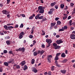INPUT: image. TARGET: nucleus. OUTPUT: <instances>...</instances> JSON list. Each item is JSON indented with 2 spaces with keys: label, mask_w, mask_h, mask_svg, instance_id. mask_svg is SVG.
Returning <instances> with one entry per match:
<instances>
[{
  "label": "nucleus",
  "mask_w": 75,
  "mask_h": 75,
  "mask_svg": "<svg viewBox=\"0 0 75 75\" xmlns=\"http://www.w3.org/2000/svg\"><path fill=\"white\" fill-rule=\"evenodd\" d=\"M9 61L8 62V63L6 62H4V64L5 66H8V64H10L13 61H14V59L13 58H11L10 59Z\"/></svg>",
  "instance_id": "obj_1"
},
{
  "label": "nucleus",
  "mask_w": 75,
  "mask_h": 75,
  "mask_svg": "<svg viewBox=\"0 0 75 75\" xmlns=\"http://www.w3.org/2000/svg\"><path fill=\"white\" fill-rule=\"evenodd\" d=\"M52 40H51V39H46V42H47L48 43V45L47 46V47L48 48L50 46V44H51V43L52 42Z\"/></svg>",
  "instance_id": "obj_2"
},
{
  "label": "nucleus",
  "mask_w": 75,
  "mask_h": 75,
  "mask_svg": "<svg viewBox=\"0 0 75 75\" xmlns=\"http://www.w3.org/2000/svg\"><path fill=\"white\" fill-rule=\"evenodd\" d=\"M40 15H41V14L40 13L39 14H38L36 16H35V19L36 20H37V19H43V18L44 17L43 16H41L40 17Z\"/></svg>",
  "instance_id": "obj_3"
},
{
  "label": "nucleus",
  "mask_w": 75,
  "mask_h": 75,
  "mask_svg": "<svg viewBox=\"0 0 75 75\" xmlns=\"http://www.w3.org/2000/svg\"><path fill=\"white\" fill-rule=\"evenodd\" d=\"M70 38L72 40H75V31L72 32V34L70 35Z\"/></svg>",
  "instance_id": "obj_4"
},
{
  "label": "nucleus",
  "mask_w": 75,
  "mask_h": 75,
  "mask_svg": "<svg viewBox=\"0 0 75 75\" xmlns=\"http://www.w3.org/2000/svg\"><path fill=\"white\" fill-rule=\"evenodd\" d=\"M38 11H39V13L43 14L44 13V9H42L41 8H40L39 7H38V10L36 11V12L37 13H38Z\"/></svg>",
  "instance_id": "obj_5"
},
{
  "label": "nucleus",
  "mask_w": 75,
  "mask_h": 75,
  "mask_svg": "<svg viewBox=\"0 0 75 75\" xmlns=\"http://www.w3.org/2000/svg\"><path fill=\"white\" fill-rule=\"evenodd\" d=\"M52 58V56L51 55H48L47 56V60L48 62H49V63H51V60Z\"/></svg>",
  "instance_id": "obj_6"
},
{
  "label": "nucleus",
  "mask_w": 75,
  "mask_h": 75,
  "mask_svg": "<svg viewBox=\"0 0 75 75\" xmlns=\"http://www.w3.org/2000/svg\"><path fill=\"white\" fill-rule=\"evenodd\" d=\"M62 42H63V41L61 39L58 40L56 41V43L58 45L60 44H61V43H62Z\"/></svg>",
  "instance_id": "obj_7"
},
{
  "label": "nucleus",
  "mask_w": 75,
  "mask_h": 75,
  "mask_svg": "<svg viewBox=\"0 0 75 75\" xmlns=\"http://www.w3.org/2000/svg\"><path fill=\"white\" fill-rule=\"evenodd\" d=\"M44 53V51L43 50H39L38 51V54H40L41 55H42Z\"/></svg>",
  "instance_id": "obj_8"
},
{
  "label": "nucleus",
  "mask_w": 75,
  "mask_h": 75,
  "mask_svg": "<svg viewBox=\"0 0 75 75\" xmlns=\"http://www.w3.org/2000/svg\"><path fill=\"white\" fill-rule=\"evenodd\" d=\"M19 51H22V52H24V51H25V48L23 47L22 48L20 47L19 48Z\"/></svg>",
  "instance_id": "obj_9"
},
{
  "label": "nucleus",
  "mask_w": 75,
  "mask_h": 75,
  "mask_svg": "<svg viewBox=\"0 0 75 75\" xmlns=\"http://www.w3.org/2000/svg\"><path fill=\"white\" fill-rule=\"evenodd\" d=\"M2 13H3V14H6V15H7L8 14H9L10 13V12H7V11L6 10H3L2 11Z\"/></svg>",
  "instance_id": "obj_10"
},
{
  "label": "nucleus",
  "mask_w": 75,
  "mask_h": 75,
  "mask_svg": "<svg viewBox=\"0 0 75 75\" xmlns=\"http://www.w3.org/2000/svg\"><path fill=\"white\" fill-rule=\"evenodd\" d=\"M20 64L21 65V66L24 65L25 64V61H23L20 63Z\"/></svg>",
  "instance_id": "obj_11"
},
{
  "label": "nucleus",
  "mask_w": 75,
  "mask_h": 75,
  "mask_svg": "<svg viewBox=\"0 0 75 75\" xmlns=\"http://www.w3.org/2000/svg\"><path fill=\"white\" fill-rule=\"evenodd\" d=\"M33 72H34L35 73H37V72L38 70L35 68H34L32 70Z\"/></svg>",
  "instance_id": "obj_12"
},
{
  "label": "nucleus",
  "mask_w": 75,
  "mask_h": 75,
  "mask_svg": "<svg viewBox=\"0 0 75 75\" xmlns=\"http://www.w3.org/2000/svg\"><path fill=\"white\" fill-rule=\"evenodd\" d=\"M6 43L7 45H10V40H7L6 41Z\"/></svg>",
  "instance_id": "obj_13"
},
{
  "label": "nucleus",
  "mask_w": 75,
  "mask_h": 75,
  "mask_svg": "<svg viewBox=\"0 0 75 75\" xmlns=\"http://www.w3.org/2000/svg\"><path fill=\"white\" fill-rule=\"evenodd\" d=\"M61 48V46L59 45L57 46L56 47H54V48L55 50H57V49H59V48Z\"/></svg>",
  "instance_id": "obj_14"
},
{
  "label": "nucleus",
  "mask_w": 75,
  "mask_h": 75,
  "mask_svg": "<svg viewBox=\"0 0 75 75\" xmlns=\"http://www.w3.org/2000/svg\"><path fill=\"white\" fill-rule=\"evenodd\" d=\"M60 71L62 74H65L66 72V70H62Z\"/></svg>",
  "instance_id": "obj_15"
},
{
  "label": "nucleus",
  "mask_w": 75,
  "mask_h": 75,
  "mask_svg": "<svg viewBox=\"0 0 75 75\" xmlns=\"http://www.w3.org/2000/svg\"><path fill=\"white\" fill-rule=\"evenodd\" d=\"M61 57H63V58H64V57H66V55L65 54V53H63L61 55Z\"/></svg>",
  "instance_id": "obj_16"
},
{
  "label": "nucleus",
  "mask_w": 75,
  "mask_h": 75,
  "mask_svg": "<svg viewBox=\"0 0 75 75\" xmlns=\"http://www.w3.org/2000/svg\"><path fill=\"white\" fill-rule=\"evenodd\" d=\"M14 28V27L11 26H9L8 27V28L9 30H11L12 28Z\"/></svg>",
  "instance_id": "obj_17"
},
{
  "label": "nucleus",
  "mask_w": 75,
  "mask_h": 75,
  "mask_svg": "<svg viewBox=\"0 0 75 75\" xmlns=\"http://www.w3.org/2000/svg\"><path fill=\"white\" fill-rule=\"evenodd\" d=\"M28 69V67L26 65H25L24 66V68H23V69L24 71H25L26 69Z\"/></svg>",
  "instance_id": "obj_18"
},
{
  "label": "nucleus",
  "mask_w": 75,
  "mask_h": 75,
  "mask_svg": "<svg viewBox=\"0 0 75 75\" xmlns=\"http://www.w3.org/2000/svg\"><path fill=\"white\" fill-rule=\"evenodd\" d=\"M55 4H56V3L55 2L52 3L51 4V6L52 7H53V6H55Z\"/></svg>",
  "instance_id": "obj_19"
},
{
  "label": "nucleus",
  "mask_w": 75,
  "mask_h": 75,
  "mask_svg": "<svg viewBox=\"0 0 75 75\" xmlns=\"http://www.w3.org/2000/svg\"><path fill=\"white\" fill-rule=\"evenodd\" d=\"M56 24V23H51V26L52 27H53L54 26H55V24Z\"/></svg>",
  "instance_id": "obj_20"
},
{
  "label": "nucleus",
  "mask_w": 75,
  "mask_h": 75,
  "mask_svg": "<svg viewBox=\"0 0 75 75\" xmlns=\"http://www.w3.org/2000/svg\"><path fill=\"white\" fill-rule=\"evenodd\" d=\"M37 54H38V53L36 52H35L33 53V55L34 56H37Z\"/></svg>",
  "instance_id": "obj_21"
},
{
  "label": "nucleus",
  "mask_w": 75,
  "mask_h": 75,
  "mask_svg": "<svg viewBox=\"0 0 75 75\" xmlns=\"http://www.w3.org/2000/svg\"><path fill=\"white\" fill-rule=\"evenodd\" d=\"M35 62V60L34 59H32L31 64H34Z\"/></svg>",
  "instance_id": "obj_22"
},
{
  "label": "nucleus",
  "mask_w": 75,
  "mask_h": 75,
  "mask_svg": "<svg viewBox=\"0 0 75 75\" xmlns=\"http://www.w3.org/2000/svg\"><path fill=\"white\" fill-rule=\"evenodd\" d=\"M4 28L6 29V30H8V26H7V25H5L4 26Z\"/></svg>",
  "instance_id": "obj_23"
},
{
  "label": "nucleus",
  "mask_w": 75,
  "mask_h": 75,
  "mask_svg": "<svg viewBox=\"0 0 75 75\" xmlns=\"http://www.w3.org/2000/svg\"><path fill=\"white\" fill-rule=\"evenodd\" d=\"M47 20V19L46 18L44 17L42 20V22H43V21H46V20Z\"/></svg>",
  "instance_id": "obj_24"
},
{
  "label": "nucleus",
  "mask_w": 75,
  "mask_h": 75,
  "mask_svg": "<svg viewBox=\"0 0 75 75\" xmlns=\"http://www.w3.org/2000/svg\"><path fill=\"white\" fill-rule=\"evenodd\" d=\"M68 61V60L67 59H64L62 61V62L63 63H65V62H67Z\"/></svg>",
  "instance_id": "obj_25"
},
{
  "label": "nucleus",
  "mask_w": 75,
  "mask_h": 75,
  "mask_svg": "<svg viewBox=\"0 0 75 75\" xmlns=\"http://www.w3.org/2000/svg\"><path fill=\"white\" fill-rule=\"evenodd\" d=\"M57 23L58 25H60L61 24V22L59 21H57Z\"/></svg>",
  "instance_id": "obj_26"
},
{
  "label": "nucleus",
  "mask_w": 75,
  "mask_h": 75,
  "mask_svg": "<svg viewBox=\"0 0 75 75\" xmlns=\"http://www.w3.org/2000/svg\"><path fill=\"white\" fill-rule=\"evenodd\" d=\"M16 65V67L17 68V69H19L20 68V67L19 65Z\"/></svg>",
  "instance_id": "obj_27"
},
{
  "label": "nucleus",
  "mask_w": 75,
  "mask_h": 75,
  "mask_svg": "<svg viewBox=\"0 0 75 75\" xmlns=\"http://www.w3.org/2000/svg\"><path fill=\"white\" fill-rule=\"evenodd\" d=\"M54 68L55 66H52L51 67V69L52 71H54Z\"/></svg>",
  "instance_id": "obj_28"
},
{
  "label": "nucleus",
  "mask_w": 75,
  "mask_h": 75,
  "mask_svg": "<svg viewBox=\"0 0 75 75\" xmlns=\"http://www.w3.org/2000/svg\"><path fill=\"white\" fill-rule=\"evenodd\" d=\"M38 7L39 8H41L42 10H44V9H45V7H42L41 6H39Z\"/></svg>",
  "instance_id": "obj_29"
},
{
  "label": "nucleus",
  "mask_w": 75,
  "mask_h": 75,
  "mask_svg": "<svg viewBox=\"0 0 75 75\" xmlns=\"http://www.w3.org/2000/svg\"><path fill=\"white\" fill-rule=\"evenodd\" d=\"M60 55H61V53H57V54H56V56L57 57H59V56Z\"/></svg>",
  "instance_id": "obj_30"
},
{
  "label": "nucleus",
  "mask_w": 75,
  "mask_h": 75,
  "mask_svg": "<svg viewBox=\"0 0 75 75\" xmlns=\"http://www.w3.org/2000/svg\"><path fill=\"white\" fill-rule=\"evenodd\" d=\"M59 59V58H58V57L57 56H56V57L54 58V60H58V59Z\"/></svg>",
  "instance_id": "obj_31"
},
{
  "label": "nucleus",
  "mask_w": 75,
  "mask_h": 75,
  "mask_svg": "<svg viewBox=\"0 0 75 75\" xmlns=\"http://www.w3.org/2000/svg\"><path fill=\"white\" fill-rule=\"evenodd\" d=\"M19 38L20 39H21L23 37V35H19Z\"/></svg>",
  "instance_id": "obj_32"
},
{
  "label": "nucleus",
  "mask_w": 75,
  "mask_h": 75,
  "mask_svg": "<svg viewBox=\"0 0 75 75\" xmlns=\"http://www.w3.org/2000/svg\"><path fill=\"white\" fill-rule=\"evenodd\" d=\"M53 45L54 47H56L57 46V44L55 43H54L53 44Z\"/></svg>",
  "instance_id": "obj_33"
},
{
  "label": "nucleus",
  "mask_w": 75,
  "mask_h": 75,
  "mask_svg": "<svg viewBox=\"0 0 75 75\" xmlns=\"http://www.w3.org/2000/svg\"><path fill=\"white\" fill-rule=\"evenodd\" d=\"M14 25V24L13 23H8L7 24V25L8 26H10V25Z\"/></svg>",
  "instance_id": "obj_34"
},
{
  "label": "nucleus",
  "mask_w": 75,
  "mask_h": 75,
  "mask_svg": "<svg viewBox=\"0 0 75 75\" xmlns=\"http://www.w3.org/2000/svg\"><path fill=\"white\" fill-rule=\"evenodd\" d=\"M64 4H61V5L60 7L61 8H64Z\"/></svg>",
  "instance_id": "obj_35"
},
{
  "label": "nucleus",
  "mask_w": 75,
  "mask_h": 75,
  "mask_svg": "<svg viewBox=\"0 0 75 75\" xmlns=\"http://www.w3.org/2000/svg\"><path fill=\"white\" fill-rule=\"evenodd\" d=\"M24 26V25L23 23H21V25L20 26V28H23V26Z\"/></svg>",
  "instance_id": "obj_36"
},
{
  "label": "nucleus",
  "mask_w": 75,
  "mask_h": 75,
  "mask_svg": "<svg viewBox=\"0 0 75 75\" xmlns=\"http://www.w3.org/2000/svg\"><path fill=\"white\" fill-rule=\"evenodd\" d=\"M42 33L43 35H44L45 34V32L44 31V30H42Z\"/></svg>",
  "instance_id": "obj_37"
},
{
  "label": "nucleus",
  "mask_w": 75,
  "mask_h": 75,
  "mask_svg": "<svg viewBox=\"0 0 75 75\" xmlns=\"http://www.w3.org/2000/svg\"><path fill=\"white\" fill-rule=\"evenodd\" d=\"M4 54H7V51L6 50H4Z\"/></svg>",
  "instance_id": "obj_38"
},
{
  "label": "nucleus",
  "mask_w": 75,
  "mask_h": 75,
  "mask_svg": "<svg viewBox=\"0 0 75 75\" xmlns=\"http://www.w3.org/2000/svg\"><path fill=\"white\" fill-rule=\"evenodd\" d=\"M20 35H24V32H21L20 33Z\"/></svg>",
  "instance_id": "obj_39"
},
{
  "label": "nucleus",
  "mask_w": 75,
  "mask_h": 75,
  "mask_svg": "<svg viewBox=\"0 0 75 75\" xmlns=\"http://www.w3.org/2000/svg\"><path fill=\"white\" fill-rule=\"evenodd\" d=\"M48 13L49 14H52V11H50H50H49L48 12Z\"/></svg>",
  "instance_id": "obj_40"
},
{
  "label": "nucleus",
  "mask_w": 75,
  "mask_h": 75,
  "mask_svg": "<svg viewBox=\"0 0 75 75\" xmlns=\"http://www.w3.org/2000/svg\"><path fill=\"white\" fill-rule=\"evenodd\" d=\"M72 21L71 20L70 21H69V24L71 25H72V23H72Z\"/></svg>",
  "instance_id": "obj_41"
},
{
  "label": "nucleus",
  "mask_w": 75,
  "mask_h": 75,
  "mask_svg": "<svg viewBox=\"0 0 75 75\" xmlns=\"http://www.w3.org/2000/svg\"><path fill=\"white\" fill-rule=\"evenodd\" d=\"M70 5L71 7H73V6H74V4L73 3H71L70 4Z\"/></svg>",
  "instance_id": "obj_42"
},
{
  "label": "nucleus",
  "mask_w": 75,
  "mask_h": 75,
  "mask_svg": "<svg viewBox=\"0 0 75 75\" xmlns=\"http://www.w3.org/2000/svg\"><path fill=\"white\" fill-rule=\"evenodd\" d=\"M29 37L30 38H33V36L32 35H30L29 36Z\"/></svg>",
  "instance_id": "obj_43"
},
{
  "label": "nucleus",
  "mask_w": 75,
  "mask_h": 75,
  "mask_svg": "<svg viewBox=\"0 0 75 75\" xmlns=\"http://www.w3.org/2000/svg\"><path fill=\"white\" fill-rule=\"evenodd\" d=\"M35 30V27L33 26L31 30V31H34Z\"/></svg>",
  "instance_id": "obj_44"
},
{
  "label": "nucleus",
  "mask_w": 75,
  "mask_h": 75,
  "mask_svg": "<svg viewBox=\"0 0 75 75\" xmlns=\"http://www.w3.org/2000/svg\"><path fill=\"white\" fill-rule=\"evenodd\" d=\"M67 28H68V27H67V26H64V30H67Z\"/></svg>",
  "instance_id": "obj_45"
},
{
  "label": "nucleus",
  "mask_w": 75,
  "mask_h": 75,
  "mask_svg": "<svg viewBox=\"0 0 75 75\" xmlns=\"http://www.w3.org/2000/svg\"><path fill=\"white\" fill-rule=\"evenodd\" d=\"M33 18V16H31L29 18V19L30 20H32Z\"/></svg>",
  "instance_id": "obj_46"
},
{
  "label": "nucleus",
  "mask_w": 75,
  "mask_h": 75,
  "mask_svg": "<svg viewBox=\"0 0 75 75\" xmlns=\"http://www.w3.org/2000/svg\"><path fill=\"white\" fill-rule=\"evenodd\" d=\"M7 1V4H9L10 2V0H6Z\"/></svg>",
  "instance_id": "obj_47"
},
{
  "label": "nucleus",
  "mask_w": 75,
  "mask_h": 75,
  "mask_svg": "<svg viewBox=\"0 0 75 75\" xmlns=\"http://www.w3.org/2000/svg\"><path fill=\"white\" fill-rule=\"evenodd\" d=\"M3 69H2L1 68H0V72H3Z\"/></svg>",
  "instance_id": "obj_48"
},
{
  "label": "nucleus",
  "mask_w": 75,
  "mask_h": 75,
  "mask_svg": "<svg viewBox=\"0 0 75 75\" xmlns=\"http://www.w3.org/2000/svg\"><path fill=\"white\" fill-rule=\"evenodd\" d=\"M59 31H64V30L62 29H60L59 30Z\"/></svg>",
  "instance_id": "obj_49"
},
{
  "label": "nucleus",
  "mask_w": 75,
  "mask_h": 75,
  "mask_svg": "<svg viewBox=\"0 0 75 75\" xmlns=\"http://www.w3.org/2000/svg\"><path fill=\"white\" fill-rule=\"evenodd\" d=\"M54 7L56 9H58V6L57 5H55L54 6Z\"/></svg>",
  "instance_id": "obj_50"
},
{
  "label": "nucleus",
  "mask_w": 75,
  "mask_h": 75,
  "mask_svg": "<svg viewBox=\"0 0 75 75\" xmlns=\"http://www.w3.org/2000/svg\"><path fill=\"white\" fill-rule=\"evenodd\" d=\"M72 13L73 14H74L75 13V8H74V10H73V11L72 12Z\"/></svg>",
  "instance_id": "obj_51"
},
{
  "label": "nucleus",
  "mask_w": 75,
  "mask_h": 75,
  "mask_svg": "<svg viewBox=\"0 0 75 75\" xmlns=\"http://www.w3.org/2000/svg\"><path fill=\"white\" fill-rule=\"evenodd\" d=\"M9 54H12V55L13 54V52L11 51H9Z\"/></svg>",
  "instance_id": "obj_52"
},
{
  "label": "nucleus",
  "mask_w": 75,
  "mask_h": 75,
  "mask_svg": "<svg viewBox=\"0 0 75 75\" xmlns=\"http://www.w3.org/2000/svg\"><path fill=\"white\" fill-rule=\"evenodd\" d=\"M67 16H64L63 18V20H65V19H66V18H67Z\"/></svg>",
  "instance_id": "obj_53"
},
{
  "label": "nucleus",
  "mask_w": 75,
  "mask_h": 75,
  "mask_svg": "<svg viewBox=\"0 0 75 75\" xmlns=\"http://www.w3.org/2000/svg\"><path fill=\"white\" fill-rule=\"evenodd\" d=\"M56 66L57 67H61V66L59 65L58 64L56 65Z\"/></svg>",
  "instance_id": "obj_54"
},
{
  "label": "nucleus",
  "mask_w": 75,
  "mask_h": 75,
  "mask_svg": "<svg viewBox=\"0 0 75 75\" xmlns=\"http://www.w3.org/2000/svg\"><path fill=\"white\" fill-rule=\"evenodd\" d=\"M59 19V18H58V17H57V18H56L55 19V20L56 21H58V19Z\"/></svg>",
  "instance_id": "obj_55"
},
{
  "label": "nucleus",
  "mask_w": 75,
  "mask_h": 75,
  "mask_svg": "<svg viewBox=\"0 0 75 75\" xmlns=\"http://www.w3.org/2000/svg\"><path fill=\"white\" fill-rule=\"evenodd\" d=\"M20 15H21L22 17H25V15L24 14H21Z\"/></svg>",
  "instance_id": "obj_56"
},
{
  "label": "nucleus",
  "mask_w": 75,
  "mask_h": 75,
  "mask_svg": "<svg viewBox=\"0 0 75 75\" xmlns=\"http://www.w3.org/2000/svg\"><path fill=\"white\" fill-rule=\"evenodd\" d=\"M0 34L1 35H4V33H3L2 32H0Z\"/></svg>",
  "instance_id": "obj_57"
},
{
  "label": "nucleus",
  "mask_w": 75,
  "mask_h": 75,
  "mask_svg": "<svg viewBox=\"0 0 75 75\" xmlns=\"http://www.w3.org/2000/svg\"><path fill=\"white\" fill-rule=\"evenodd\" d=\"M18 25H16L14 27V28H18Z\"/></svg>",
  "instance_id": "obj_58"
},
{
  "label": "nucleus",
  "mask_w": 75,
  "mask_h": 75,
  "mask_svg": "<svg viewBox=\"0 0 75 75\" xmlns=\"http://www.w3.org/2000/svg\"><path fill=\"white\" fill-rule=\"evenodd\" d=\"M51 71H49L48 73V75H51Z\"/></svg>",
  "instance_id": "obj_59"
},
{
  "label": "nucleus",
  "mask_w": 75,
  "mask_h": 75,
  "mask_svg": "<svg viewBox=\"0 0 75 75\" xmlns=\"http://www.w3.org/2000/svg\"><path fill=\"white\" fill-rule=\"evenodd\" d=\"M60 36L59 35H56V38H59V37Z\"/></svg>",
  "instance_id": "obj_60"
},
{
  "label": "nucleus",
  "mask_w": 75,
  "mask_h": 75,
  "mask_svg": "<svg viewBox=\"0 0 75 75\" xmlns=\"http://www.w3.org/2000/svg\"><path fill=\"white\" fill-rule=\"evenodd\" d=\"M47 74H48V73L47 72H45L44 73V75H47Z\"/></svg>",
  "instance_id": "obj_61"
},
{
  "label": "nucleus",
  "mask_w": 75,
  "mask_h": 75,
  "mask_svg": "<svg viewBox=\"0 0 75 75\" xmlns=\"http://www.w3.org/2000/svg\"><path fill=\"white\" fill-rule=\"evenodd\" d=\"M50 11H52V12H53V11H54V9L53 8H52V9H50Z\"/></svg>",
  "instance_id": "obj_62"
},
{
  "label": "nucleus",
  "mask_w": 75,
  "mask_h": 75,
  "mask_svg": "<svg viewBox=\"0 0 75 75\" xmlns=\"http://www.w3.org/2000/svg\"><path fill=\"white\" fill-rule=\"evenodd\" d=\"M55 64H56V65L57 64H58V61H55Z\"/></svg>",
  "instance_id": "obj_63"
},
{
  "label": "nucleus",
  "mask_w": 75,
  "mask_h": 75,
  "mask_svg": "<svg viewBox=\"0 0 75 75\" xmlns=\"http://www.w3.org/2000/svg\"><path fill=\"white\" fill-rule=\"evenodd\" d=\"M71 16H69L68 18V20H69V19H71Z\"/></svg>",
  "instance_id": "obj_64"
}]
</instances>
